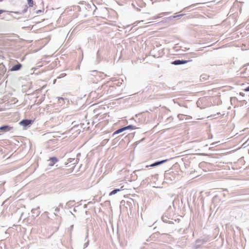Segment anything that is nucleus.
<instances>
[{
	"instance_id": "nucleus-24",
	"label": "nucleus",
	"mask_w": 249,
	"mask_h": 249,
	"mask_svg": "<svg viewBox=\"0 0 249 249\" xmlns=\"http://www.w3.org/2000/svg\"><path fill=\"white\" fill-rule=\"evenodd\" d=\"M245 90L246 91H249V86L247 87L245 89Z\"/></svg>"
},
{
	"instance_id": "nucleus-30",
	"label": "nucleus",
	"mask_w": 249,
	"mask_h": 249,
	"mask_svg": "<svg viewBox=\"0 0 249 249\" xmlns=\"http://www.w3.org/2000/svg\"><path fill=\"white\" fill-rule=\"evenodd\" d=\"M201 77L202 78H203V79L205 78V77L203 76V75H201Z\"/></svg>"
},
{
	"instance_id": "nucleus-1",
	"label": "nucleus",
	"mask_w": 249,
	"mask_h": 249,
	"mask_svg": "<svg viewBox=\"0 0 249 249\" xmlns=\"http://www.w3.org/2000/svg\"><path fill=\"white\" fill-rule=\"evenodd\" d=\"M205 101L206 99L205 97L199 98L196 103L197 107L201 109L205 108L207 107V106L203 104Z\"/></svg>"
},
{
	"instance_id": "nucleus-14",
	"label": "nucleus",
	"mask_w": 249,
	"mask_h": 249,
	"mask_svg": "<svg viewBox=\"0 0 249 249\" xmlns=\"http://www.w3.org/2000/svg\"><path fill=\"white\" fill-rule=\"evenodd\" d=\"M197 56V55L196 53H188V60L187 62H191L192 61V60L189 59L190 57H196Z\"/></svg>"
},
{
	"instance_id": "nucleus-33",
	"label": "nucleus",
	"mask_w": 249,
	"mask_h": 249,
	"mask_svg": "<svg viewBox=\"0 0 249 249\" xmlns=\"http://www.w3.org/2000/svg\"><path fill=\"white\" fill-rule=\"evenodd\" d=\"M181 202L183 203V198H181Z\"/></svg>"
},
{
	"instance_id": "nucleus-18",
	"label": "nucleus",
	"mask_w": 249,
	"mask_h": 249,
	"mask_svg": "<svg viewBox=\"0 0 249 249\" xmlns=\"http://www.w3.org/2000/svg\"><path fill=\"white\" fill-rule=\"evenodd\" d=\"M27 1H28V3L29 4V6L30 7H32L33 6L34 2H33V0H27Z\"/></svg>"
},
{
	"instance_id": "nucleus-19",
	"label": "nucleus",
	"mask_w": 249,
	"mask_h": 249,
	"mask_svg": "<svg viewBox=\"0 0 249 249\" xmlns=\"http://www.w3.org/2000/svg\"><path fill=\"white\" fill-rule=\"evenodd\" d=\"M28 7L27 6H25V8L22 11V12L21 13H25L27 11Z\"/></svg>"
},
{
	"instance_id": "nucleus-27",
	"label": "nucleus",
	"mask_w": 249,
	"mask_h": 249,
	"mask_svg": "<svg viewBox=\"0 0 249 249\" xmlns=\"http://www.w3.org/2000/svg\"><path fill=\"white\" fill-rule=\"evenodd\" d=\"M90 72H92V73H96L97 72L96 71H91Z\"/></svg>"
},
{
	"instance_id": "nucleus-22",
	"label": "nucleus",
	"mask_w": 249,
	"mask_h": 249,
	"mask_svg": "<svg viewBox=\"0 0 249 249\" xmlns=\"http://www.w3.org/2000/svg\"><path fill=\"white\" fill-rule=\"evenodd\" d=\"M97 59H98L100 57V53H99V51L97 52Z\"/></svg>"
},
{
	"instance_id": "nucleus-34",
	"label": "nucleus",
	"mask_w": 249,
	"mask_h": 249,
	"mask_svg": "<svg viewBox=\"0 0 249 249\" xmlns=\"http://www.w3.org/2000/svg\"><path fill=\"white\" fill-rule=\"evenodd\" d=\"M196 168L197 167V163L196 164Z\"/></svg>"
},
{
	"instance_id": "nucleus-6",
	"label": "nucleus",
	"mask_w": 249,
	"mask_h": 249,
	"mask_svg": "<svg viewBox=\"0 0 249 249\" xmlns=\"http://www.w3.org/2000/svg\"><path fill=\"white\" fill-rule=\"evenodd\" d=\"M187 63V60H175L171 62V64L175 65H179L181 64H184Z\"/></svg>"
},
{
	"instance_id": "nucleus-9",
	"label": "nucleus",
	"mask_w": 249,
	"mask_h": 249,
	"mask_svg": "<svg viewBox=\"0 0 249 249\" xmlns=\"http://www.w3.org/2000/svg\"><path fill=\"white\" fill-rule=\"evenodd\" d=\"M58 160L55 157L50 158L48 161L49 162L48 165L50 166H53L57 161Z\"/></svg>"
},
{
	"instance_id": "nucleus-17",
	"label": "nucleus",
	"mask_w": 249,
	"mask_h": 249,
	"mask_svg": "<svg viewBox=\"0 0 249 249\" xmlns=\"http://www.w3.org/2000/svg\"><path fill=\"white\" fill-rule=\"evenodd\" d=\"M121 191V189H115L112 191L109 194V196H112L116 194H117L118 192H120Z\"/></svg>"
},
{
	"instance_id": "nucleus-21",
	"label": "nucleus",
	"mask_w": 249,
	"mask_h": 249,
	"mask_svg": "<svg viewBox=\"0 0 249 249\" xmlns=\"http://www.w3.org/2000/svg\"><path fill=\"white\" fill-rule=\"evenodd\" d=\"M194 6H195V5H191L190 6H189L187 7V8H188V10H189V9H190L192 7H194Z\"/></svg>"
},
{
	"instance_id": "nucleus-35",
	"label": "nucleus",
	"mask_w": 249,
	"mask_h": 249,
	"mask_svg": "<svg viewBox=\"0 0 249 249\" xmlns=\"http://www.w3.org/2000/svg\"><path fill=\"white\" fill-rule=\"evenodd\" d=\"M2 1V0H0V1Z\"/></svg>"
},
{
	"instance_id": "nucleus-25",
	"label": "nucleus",
	"mask_w": 249,
	"mask_h": 249,
	"mask_svg": "<svg viewBox=\"0 0 249 249\" xmlns=\"http://www.w3.org/2000/svg\"><path fill=\"white\" fill-rule=\"evenodd\" d=\"M187 118H188V121L189 119H192V117L188 115Z\"/></svg>"
},
{
	"instance_id": "nucleus-29",
	"label": "nucleus",
	"mask_w": 249,
	"mask_h": 249,
	"mask_svg": "<svg viewBox=\"0 0 249 249\" xmlns=\"http://www.w3.org/2000/svg\"><path fill=\"white\" fill-rule=\"evenodd\" d=\"M40 12H41V10H38V11H37V12H36V13H37V14H38V13H40Z\"/></svg>"
},
{
	"instance_id": "nucleus-2",
	"label": "nucleus",
	"mask_w": 249,
	"mask_h": 249,
	"mask_svg": "<svg viewBox=\"0 0 249 249\" xmlns=\"http://www.w3.org/2000/svg\"><path fill=\"white\" fill-rule=\"evenodd\" d=\"M174 209L175 208L174 207H172L171 206H169L164 214L168 215L169 219H172V217L174 214Z\"/></svg>"
},
{
	"instance_id": "nucleus-28",
	"label": "nucleus",
	"mask_w": 249,
	"mask_h": 249,
	"mask_svg": "<svg viewBox=\"0 0 249 249\" xmlns=\"http://www.w3.org/2000/svg\"><path fill=\"white\" fill-rule=\"evenodd\" d=\"M3 12V10H0V15L1 14H2Z\"/></svg>"
},
{
	"instance_id": "nucleus-12",
	"label": "nucleus",
	"mask_w": 249,
	"mask_h": 249,
	"mask_svg": "<svg viewBox=\"0 0 249 249\" xmlns=\"http://www.w3.org/2000/svg\"><path fill=\"white\" fill-rule=\"evenodd\" d=\"M203 243V241L202 240L199 239L197 240L195 245V248L196 249L199 248Z\"/></svg>"
},
{
	"instance_id": "nucleus-16",
	"label": "nucleus",
	"mask_w": 249,
	"mask_h": 249,
	"mask_svg": "<svg viewBox=\"0 0 249 249\" xmlns=\"http://www.w3.org/2000/svg\"><path fill=\"white\" fill-rule=\"evenodd\" d=\"M39 207H38L37 209H33L32 210V213H33L36 214V215L37 216L40 213V211H39Z\"/></svg>"
},
{
	"instance_id": "nucleus-11",
	"label": "nucleus",
	"mask_w": 249,
	"mask_h": 249,
	"mask_svg": "<svg viewBox=\"0 0 249 249\" xmlns=\"http://www.w3.org/2000/svg\"><path fill=\"white\" fill-rule=\"evenodd\" d=\"M162 220L167 223H171L172 222L169 220L170 219H169L168 215H167L166 214H163V216L161 217Z\"/></svg>"
},
{
	"instance_id": "nucleus-23",
	"label": "nucleus",
	"mask_w": 249,
	"mask_h": 249,
	"mask_svg": "<svg viewBox=\"0 0 249 249\" xmlns=\"http://www.w3.org/2000/svg\"><path fill=\"white\" fill-rule=\"evenodd\" d=\"M66 75L65 73H62L60 75V76H59L58 78L63 77Z\"/></svg>"
},
{
	"instance_id": "nucleus-32",
	"label": "nucleus",
	"mask_w": 249,
	"mask_h": 249,
	"mask_svg": "<svg viewBox=\"0 0 249 249\" xmlns=\"http://www.w3.org/2000/svg\"><path fill=\"white\" fill-rule=\"evenodd\" d=\"M182 15H178L177 16H176V17H180V16H181Z\"/></svg>"
},
{
	"instance_id": "nucleus-7",
	"label": "nucleus",
	"mask_w": 249,
	"mask_h": 249,
	"mask_svg": "<svg viewBox=\"0 0 249 249\" xmlns=\"http://www.w3.org/2000/svg\"><path fill=\"white\" fill-rule=\"evenodd\" d=\"M12 129V127H11L8 125H4L0 127V130L3 132L10 131Z\"/></svg>"
},
{
	"instance_id": "nucleus-3",
	"label": "nucleus",
	"mask_w": 249,
	"mask_h": 249,
	"mask_svg": "<svg viewBox=\"0 0 249 249\" xmlns=\"http://www.w3.org/2000/svg\"><path fill=\"white\" fill-rule=\"evenodd\" d=\"M240 73L243 76L249 75V64L243 67L240 70Z\"/></svg>"
},
{
	"instance_id": "nucleus-20",
	"label": "nucleus",
	"mask_w": 249,
	"mask_h": 249,
	"mask_svg": "<svg viewBox=\"0 0 249 249\" xmlns=\"http://www.w3.org/2000/svg\"><path fill=\"white\" fill-rule=\"evenodd\" d=\"M88 244H89V241H88L87 243H85L84 245V248H87L88 247Z\"/></svg>"
},
{
	"instance_id": "nucleus-26",
	"label": "nucleus",
	"mask_w": 249,
	"mask_h": 249,
	"mask_svg": "<svg viewBox=\"0 0 249 249\" xmlns=\"http://www.w3.org/2000/svg\"><path fill=\"white\" fill-rule=\"evenodd\" d=\"M141 170H136L134 172V173H136V172H140L141 171Z\"/></svg>"
},
{
	"instance_id": "nucleus-15",
	"label": "nucleus",
	"mask_w": 249,
	"mask_h": 249,
	"mask_svg": "<svg viewBox=\"0 0 249 249\" xmlns=\"http://www.w3.org/2000/svg\"><path fill=\"white\" fill-rule=\"evenodd\" d=\"M124 128L125 129V130H128V129L133 130V129H135L137 128V127L135 126H134L133 125H131V124L126 126H124Z\"/></svg>"
},
{
	"instance_id": "nucleus-10",
	"label": "nucleus",
	"mask_w": 249,
	"mask_h": 249,
	"mask_svg": "<svg viewBox=\"0 0 249 249\" xmlns=\"http://www.w3.org/2000/svg\"><path fill=\"white\" fill-rule=\"evenodd\" d=\"M22 67V65L20 63H18L17 64L13 66L10 71H17L19 70Z\"/></svg>"
},
{
	"instance_id": "nucleus-8",
	"label": "nucleus",
	"mask_w": 249,
	"mask_h": 249,
	"mask_svg": "<svg viewBox=\"0 0 249 249\" xmlns=\"http://www.w3.org/2000/svg\"><path fill=\"white\" fill-rule=\"evenodd\" d=\"M199 176V173L196 170V169H194V170H192L190 171V178H191V179H192L197 177H198Z\"/></svg>"
},
{
	"instance_id": "nucleus-4",
	"label": "nucleus",
	"mask_w": 249,
	"mask_h": 249,
	"mask_svg": "<svg viewBox=\"0 0 249 249\" xmlns=\"http://www.w3.org/2000/svg\"><path fill=\"white\" fill-rule=\"evenodd\" d=\"M33 121L29 119H24L19 122V124L24 127H26L32 124Z\"/></svg>"
},
{
	"instance_id": "nucleus-13",
	"label": "nucleus",
	"mask_w": 249,
	"mask_h": 249,
	"mask_svg": "<svg viewBox=\"0 0 249 249\" xmlns=\"http://www.w3.org/2000/svg\"><path fill=\"white\" fill-rule=\"evenodd\" d=\"M124 131H125V129H124V127H123L122 128H120L117 129L116 131H115L113 133L112 135H113V136H115L116 134L122 133V132H124Z\"/></svg>"
},
{
	"instance_id": "nucleus-5",
	"label": "nucleus",
	"mask_w": 249,
	"mask_h": 249,
	"mask_svg": "<svg viewBox=\"0 0 249 249\" xmlns=\"http://www.w3.org/2000/svg\"><path fill=\"white\" fill-rule=\"evenodd\" d=\"M168 160H160V161H156L154 163L151 164V165H147L146 166V167H155V166H158V165H160L164 162H165L166 161H167Z\"/></svg>"
},
{
	"instance_id": "nucleus-31",
	"label": "nucleus",
	"mask_w": 249,
	"mask_h": 249,
	"mask_svg": "<svg viewBox=\"0 0 249 249\" xmlns=\"http://www.w3.org/2000/svg\"><path fill=\"white\" fill-rule=\"evenodd\" d=\"M191 162H189V164H188V166H191Z\"/></svg>"
}]
</instances>
